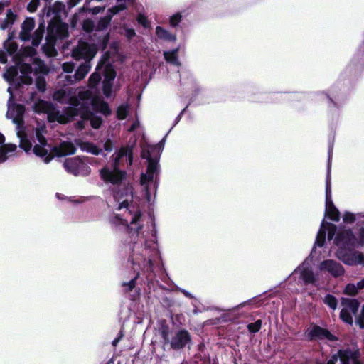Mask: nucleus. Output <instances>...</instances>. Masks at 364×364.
<instances>
[{"mask_svg":"<svg viewBox=\"0 0 364 364\" xmlns=\"http://www.w3.org/2000/svg\"><path fill=\"white\" fill-rule=\"evenodd\" d=\"M334 244L338 247L336 256L345 264L364 266V255L355 250L357 238L351 229L341 228L337 232Z\"/></svg>","mask_w":364,"mask_h":364,"instance_id":"obj_1","label":"nucleus"},{"mask_svg":"<svg viewBox=\"0 0 364 364\" xmlns=\"http://www.w3.org/2000/svg\"><path fill=\"white\" fill-rule=\"evenodd\" d=\"M325 214L333 221L338 222L341 218V213L335 206L331 196V188L330 181V173L327 174L326 180V210Z\"/></svg>","mask_w":364,"mask_h":364,"instance_id":"obj_2","label":"nucleus"},{"mask_svg":"<svg viewBox=\"0 0 364 364\" xmlns=\"http://www.w3.org/2000/svg\"><path fill=\"white\" fill-rule=\"evenodd\" d=\"M97 50L95 45L82 42L72 50V57L77 60H85V62L90 63L96 55Z\"/></svg>","mask_w":364,"mask_h":364,"instance_id":"obj_3","label":"nucleus"},{"mask_svg":"<svg viewBox=\"0 0 364 364\" xmlns=\"http://www.w3.org/2000/svg\"><path fill=\"white\" fill-rule=\"evenodd\" d=\"M306 337L309 341L323 339L329 341H338V337L332 334L327 328L314 323L311 324V328L308 329Z\"/></svg>","mask_w":364,"mask_h":364,"instance_id":"obj_4","label":"nucleus"},{"mask_svg":"<svg viewBox=\"0 0 364 364\" xmlns=\"http://www.w3.org/2000/svg\"><path fill=\"white\" fill-rule=\"evenodd\" d=\"M47 31L51 32L60 39L68 36V25L62 21L61 17H53L48 22Z\"/></svg>","mask_w":364,"mask_h":364,"instance_id":"obj_5","label":"nucleus"},{"mask_svg":"<svg viewBox=\"0 0 364 364\" xmlns=\"http://www.w3.org/2000/svg\"><path fill=\"white\" fill-rule=\"evenodd\" d=\"M101 178L106 183L119 185L126 178L127 172L122 170H109L105 167L100 171Z\"/></svg>","mask_w":364,"mask_h":364,"instance_id":"obj_6","label":"nucleus"},{"mask_svg":"<svg viewBox=\"0 0 364 364\" xmlns=\"http://www.w3.org/2000/svg\"><path fill=\"white\" fill-rule=\"evenodd\" d=\"M63 166L68 173L75 176H78L81 171H87L90 169V167L84 163L80 156L66 159Z\"/></svg>","mask_w":364,"mask_h":364,"instance_id":"obj_7","label":"nucleus"},{"mask_svg":"<svg viewBox=\"0 0 364 364\" xmlns=\"http://www.w3.org/2000/svg\"><path fill=\"white\" fill-rule=\"evenodd\" d=\"M191 343V336L186 329L177 331L171 337L170 341L171 348L175 350H178L185 348Z\"/></svg>","mask_w":364,"mask_h":364,"instance_id":"obj_8","label":"nucleus"},{"mask_svg":"<svg viewBox=\"0 0 364 364\" xmlns=\"http://www.w3.org/2000/svg\"><path fill=\"white\" fill-rule=\"evenodd\" d=\"M321 269L326 270L336 278L343 276L345 273L343 267L340 263L333 259H326L323 261L321 263Z\"/></svg>","mask_w":364,"mask_h":364,"instance_id":"obj_9","label":"nucleus"},{"mask_svg":"<svg viewBox=\"0 0 364 364\" xmlns=\"http://www.w3.org/2000/svg\"><path fill=\"white\" fill-rule=\"evenodd\" d=\"M128 260L132 263L134 268L135 266H139L140 268L143 266L144 268H146L148 273L154 272V262L151 259H146L143 256L139 255L138 257V255L134 253L129 257Z\"/></svg>","mask_w":364,"mask_h":364,"instance_id":"obj_10","label":"nucleus"},{"mask_svg":"<svg viewBox=\"0 0 364 364\" xmlns=\"http://www.w3.org/2000/svg\"><path fill=\"white\" fill-rule=\"evenodd\" d=\"M33 111L37 114L47 113L50 110H55V107L54 105L49 102L42 99H38L33 106Z\"/></svg>","mask_w":364,"mask_h":364,"instance_id":"obj_11","label":"nucleus"},{"mask_svg":"<svg viewBox=\"0 0 364 364\" xmlns=\"http://www.w3.org/2000/svg\"><path fill=\"white\" fill-rule=\"evenodd\" d=\"M75 144L83 151H87L96 156L99 155L101 152V149L92 142L83 141L80 139H75Z\"/></svg>","mask_w":364,"mask_h":364,"instance_id":"obj_12","label":"nucleus"},{"mask_svg":"<svg viewBox=\"0 0 364 364\" xmlns=\"http://www.w3.org/2000/svg\"><path fill=\"white\" fill-rule=\"evenodd\" d=\"M65 9V4L62 1H57L53 6L48 7L46 15L50 16L51 14H53V17H61V14Z\"/></svg>","mask_w":364,"mask_h":364,"instance_id":"obj_13","label":"nucleus"},{"mask_svg":"<svg viewBox=\"0 0 364 364\" xmlns=\"http://www.w3.org/2000/svg\"><path fill=\"white\" fill-rule=\"evenodd\" d=\"M339 355H343L344 358L347 360L348 363H350V360L353 361L360 360V353L359 349L352 350L350 348L340 349Z\"/></svg>","mask_w":364,"mask_h":364,"instance_id":"obj_14","label":"nucleus"},{"mask_svg":"<svg viewBox=\"0 0 364 364\" xmlns=\"http://www.w3.org/2000/svg\"><path fill=\"white\" fill-rule=\"evenodd\" d=\"M179 48H176L169 51L164 52V57L166 61L174 65H180L181 63L178 60Z\"/></svg>","mask_w":364,"mask_h":364,"instance_id":"obj_15","label":"nucleus"},{"mask_svg":"<svg viewBox=\"0 0 364 364\" xmlns=\"http://www.w3.org/2000/svg\"><path fill=\"white\" fill-rule=\"evenodd\" d=\"M17 18V15L14 14L11 9L7 10L6 18L0 23V28L1 30H6L9 27H11Z\"/></svg>","mask_w":364,"mask_h":364,"instance_id":"obj_16","label":"nucleus"},{"mask_svg":"<svg viewBox=\"0 0 364 364\" xmlns=\"http://www.w3.org/2000/svg\"><path fill=\"white\" fill-rule=\"evenodd\" d=\"M91 66L90 63L85 62L82 63L76 70L75 73V79L77 81H80L85 78L86 75L90 70Z\"/></svg>","mask_w":364,"mask_h":364,"instance_id":"obj_17","label":"nucleus"},{"mask_svg":"<svg viewBox=\"0 0 364 364\" xmlns=\"http://www.w3.org/2000/svg\"><path fill=\"white\" fill-rule=\"evenodd\" d=\"M156 34L160 39H163L168 41H175L176 40V36L171 33L167 30L164 29L161 26H156Z\"/></svg>","mask_w":364,"mask_h":364,"instance_id":"obj_18","label":"nucleus"},{"mask_svg":"<svg viewBox=\"0 0 364 364\" xmlns=\"http://www.w3.org/2000/svg\"><path fill=\"white\" fill-rule=\"evenodd\" d=\"M341 304L348 306L354 315L358 313L360 306V302L355 299L342 298Z\"/></svg>","mask_w":364,"mask_h":364,"instance_id":"obj_19","label":"nucleus"},{"mask_svg":"<svg viewBox=\"0 0 364 364\" xmlns=\"http://www.w3.org/2000/svg\"><path fill=\"white\" fill-rule=\"evenodd\" d=\"M45 31V26L43 23L39 25L38 28L35 31L32 37L31 43L33 46L37 47L41 43Z\"/></svg>","mask_w":364,"mask_h":364,"instance_id":"obj_20","label":"nucleus"},{"mask_svg":"<svg viewBox=\"0 0 364 364\" xmlns=\"http://www.w3.org/2000/svg\"><path fill=\"white\" fill-rule=\"evenodd\" d=\"M301 279L305 284H314L316 281L314 272L310 269H304L301 272Z\"/></svg>","mask_w":364,"mask_h":364,"instance_id":"obj_21","label":"nucleus"},{"mask_svg":"<svg viewBox=\"0 0 364 364\" xmlns=\"http://www.w3.org/2000/svg\"><path fill=\"white\" fill-rule=\"evenodd\" d=\"M54 156H65V154L63 153L60 144L58 146H55L51 149V153L48 154V155L46 158H44V162L48 164L50 161H51Z\"/></svg>","mask_w":364,"mask_h":364,"instance_id":"obj_22","label":"nucleus"},{"mask_svg":"<svg viewBox=\"0 0 364 364\" xmlns=\"http://www.w3.org/2000/svg\"><path fill=\"white\" fill-rule=\"evenodd\" d=\"M148 157H149V160H147L148 166H147L146 173L149 175L152 176V177L154 178V174L157 171L159 159L156 157L153 158L152 156H148Z\"/></svg>","mask_w":364,"mask_h":364,"instance_id":"obj_23","label":"nucleus"},{"mask_svg":"<svg viewBox=\"0 0 364 364\" xmlns=\"http://www.w3.org/2000/svg\"><path fill=\"white\" fill-rule=\"evenodd\" d=\"M112 21V16H107L101 18L95 26V31H102L107 28Z\"/></svg>","mask_w":364,"mask_h":364,"instance_id":"obj_24","label":"nucleus"},{"mask_svg":"<svg viewBox=\"0 0 364 364\" xmlns=\"http://www.w3.org/2000/svg\"><path fill=\"white\" fill-rule=\"evenodd\" d=\"M46 129L45 126L36 127L35 129L36 137L39 144L43 146H48L50 147V145L48 144L47 139L43 134V132Z\"/></svg>","mask_w":364,"mask_h":364,"instance_id":"obj_25","label":"nucleus"},{"mask_svg":"<svg viewBox=\"0 0 364 364\" xmlns=\"http://www.w3.org/2000/svg\"><path fill=\"white\" fill-rule=\"evenodd\" d=\"M103 75L104 79L102 81L113 82L116 77L117 73L112 65H107L105 68Z\"/></svg>","mask_w":364,"mask_h":364,"instance_id":"obj_26","label":"nucleus"},{"mask_svg":"<svg viewBox=\"0 0 364 364\" xmlns=\"http://www.w3.org/2000/svg\"><path fill=\"white\" fill-rule=\"evenodd\" d=\"M18 74L17 68L15 66H10L6 69L4 77L9 83H11L14 81Z\"/></svg>","mask_w":364,"mask_h":364,"instance_id":"obj_27","label":"nucleus"},{"mask_svg":"<svg viewBox=\"0 0 364 364\" xmlns=\"http://www.w3.org/2000/svg\"><path fill=\"white\" fill-rule=\"evenodd\" d=\"M60 144L62 147L63 153L65 154V156L74 154L75 153L76 147L72 142L63 141Z\"/></svg>","mask_w":364,"mask_h":364,"instance_id":"obj_28","label":"nucleus"},{"mask_svg":"<svg viewBox=\"0 0 364 364\" xmlns=\"http://www.w3.org/2000/svg\"><path fill=\"white\" fill-rule=\"evenodd\" d=\"M326 364H350L348 363L343 355H339V350L337 353L333 354L331 356Z\"/></svg>","mask_w":364,"mask_h":364,"instance_id":"obj_29","label":"nucleus"},{"mask_svg":"<svg viewBox=\"0 0 364 364\" xmlns=\"http://www.w3.org/2000/svg\"><path fill=\"white\" fill-rule=\"evenodd\" d=\"M324 225V223H322V226ZM326 228H323L321 227L317 234L316 239V245L320 247H322L324 246L326 242Z\"/></svg>","mask_w":364,"mask_h":364,"instance_id":"obj_30","label":"nucleus"},{"mask_svg":"<svg viewBox=\"0 0 364 364\" xmlns=\"http://www.w3.org/2000/svg\"><path fill=\"white\" fill-rule=\"evenodd\" d=\"M63 112L65 114L67 117L70 119V121L72 122L75 117L80 115V109L73 107H66L64 108Z\"/></svg>","mask_w":364,"mask_h":364,"instance_id":"obj_31","label":"nucleus"},{"mask_svg":"<svg viewBox=\"0 0 364 364\" xmlns=\"http://www.w3.org/2000/svg\"><path fill=\"white\" fill-rule=\"evenodd\" d=\"M19 146L26 152H28L29 151H31L32 148V144L28 139L27 135L26 134H23L21 136H20Z\"/></svg>","mask_w":364,"mask_h":364,"instance_id":"obj_32","label":"nucleus"},{"mask_svg":"<svg viewBox=\"0 0 364 364\" xmlns=\"http://www.w3.org/2000/svg\"><path fill=\"white\" fill-rule=\"evenodd\" d=\"M4 48L6 50V53L11 55L17 52L18 45L14 41L8 42L5 41L4 42Z\"/></svg>","mask_w":364,"mask_h":364,"instance_id":"obj_33","label":"nucleus"},{"mask_svg":"<svg viewBox=\"0 0 364 364\" xmlns=\"http://www.w3.org/2000/svg\"><path fill=\"white\" fill-rule=\"evenodd\" d=\"M323 302L325 304L328 306L333 310H335L337 308L338 300L332 294H326L323 299Z\"/></svg>","mask_w":364,"mask_h":364,"instance_id":"obj_34","label":"nucleus"},{"mask_svg":"<svg viewBox=\"0 0 364 364\" xmlns=\"http://www.w3.org/2000/svg\"><path fill=\"white\" fill-rule=\"evenodd\" d=\"M80 109V115L83 120H90L92 117L95 114L90 109L89 107L85 105L84 104L81 105Z\"/></svg>","mask_w":364,"mask_h":364,"instance_id":"obj_35","label":"nucleus"},{"mask_svg":"<svg viewBox=\"0 0 364 364\" xmlns=\"http://www.w3.org/2000/svg\"><path fill=\"white\" fill-rule=\"evenodd\" d=\"M47 146L36 144L33 148V151L37 156L46 157L48 155V151L46 149Z\"/></svg>","mask_w":364,"mask_h":364,"instance_id":"obj_36","label":"nucleus"},{"mask_svg":"<svg viewBox=\"0 0 364 364\" xmlns=\"http://www.w3.org/2000/svg\"><path fill=\"white\" fill-rule=\"evenodd\" d=\"M340 318L344 323L349 325H353V317L349 311L346 308L341 309L340 312Z\"/></svg>","mask_w":364,"mask_h":364,"instance_id":"obj_37","label":"nucleus"},{"mask_svg":"<svg viewBox=\"0 0 364 364\" xmlns=\"http://www.w3.org/2000/svg\"><path fill=\"white\" fill-rule=\"evenodd\" d=\"M128 105H121L117 109V118L119 120L125 119L128 115Z\"/></svg>","mask_w":364,"mask_h":364,"instance_id":"obj_38","label":"nucleus"},{"mask_svg":"<svg viewBox=\"0 0 364 364\" xmlns=\"http://www.w3.org/2000/svg\"><path fill=\"white\" fill-rule=\"evenodd\" d=\"M82 28L85 32L87 33H92L94 30H95V25L94 21H92L90 18L85 19L82 21Z\"/></svg>","mask_w":364,"mask_h":364,"instance_id":"obj_39","label":"nucleus"},{"mask_svg":"<svg viewBox=\"0 0 364 364\" xmlns=\"http://www.w3.org/2000/svg\"><path fill=\"white\" fill-rule=\"evenodd\" d=\"M262 325V321L261 319L257 320L254 323H250L247 325L248 331L251 333H256L259 331Z\"/></svg>","mask_w":364,"mask_h":364,"instance_id":"obj_40","label":"nucleus"},{"mask_svg":"<svg viewBox=\"0 0 364 364\" xmlns=\"http://www.w3.org/2000/svg\"><path fill=\"white\" fill-rule=\"evenodd\" d=\"M101 75L100 73L95 72L91 74L88 79V85L90 88H95L100 82Z\"/></svg>","mask_w":364,"mask_h":364,"instance_id":"obj_41","label":"nucleus"},{"mask_svg":"<svg viewBox=\"0 0 364 364\" xmlns=\"http://www.w3.org/2000/svg\"><path fill=\"white\" fill-rule=\"evenodd\" d=\"M42 50L48 57H55L58 53L55 46L46 43L43 45Z\"/></svg>","mask_w":364,"mask_h":364,"instance_id":"obj_42","label":"nucleus"},{"mask_svg":"<svg viewBox=\"0 0 364 364\" xmlns=\"http://www.w3.org/2000/svg\"><path fill=\"white\" fill-rule=\"evenodd\" d=\"M97 111L104 114L105 117L109 116L112 113L111 109L107 102L102 101L97 108Z\"/></svg>","mask_w":364,"mask_h":364,"instance_id":"obj_43","label":"nucleus"},{"mask_svg":"<svg viewBox=\"0 0 364 364\" xmlns=\"http://www.w3.org/2000/svg\"><path fill=\"white\" fill-rule=\"evenodd\" d=\"M46 80L43 76H38L36 79V87L41 92H45L46 90Z\"/></svg>","mask_w":364,"mask_h":364,"instance_id":"obj_44","label":"nucleus"},{"mask_svg":"<svg viewBox=\"0 0 364 364\" xmlns=\"http://www.w3.org/2000/svg\"><path fill=\"white\" fill-rule=\"evenodd\" d=\"M113 82L102 81V93L107 97L109 98L112 94Z\"/></svg>","mask_w":364,"mask_h":364,"instance_id":"obj_45","label":"nucleus"},{"mask_svg":"<svg viewBox=\"0 0 364 364\" xmlns=\"http://www.w3.org/2000/svg\"><path fill=\"white\" fill-rule=\"evenodd\" d=\"M35 26V21L33 18H26L21 24V29L31 32Z\"/></svg>","mask_w":364,"mask_h":364,"instance_id":"obj_46","label":"nucleus"},{"mask_svg":"<svg viewBox=\"0 0 364 364\" xmlns=\"http://www.w3.org/2000/svg\"><path fill=\"white\" fill-rule=\"evenodd\" d=\"M127 6L125 4H120L116 6H114L108 9V14L107 16H112V18L114 15L117 14L122 11L126 10Z\"/></svg>","mask_w":364,"mask_h":364,"instance_id":"obj_47","label":"nucleus"},{"mask_svg":"<svg viewBox=\"0 0 364 364\" xmlns=\"http://www.w3.org/2000/svg\"><path fill=\"white\" fill-rule=\"evenodd\" d=\"M325 226V228L328 230V238L329 240H332L334 236H336V231H337V227L335 224H333L331 223H326L323 228Z\"/></svg>","mask_w":364,"mask_h":364,"instance_id":"obj_48","label":"nucleus"},{"mask_svg":"<svg viewBox=\"0 0 364 364\" xmlns=\"http://www.w3.org/2000/svg\"><path fill=\"white\" fill-rule=\"evenodd\" d=\"M66 92L63 89H59L54 92L53 95V99L60 103H63L66 97Z\"/></svg>","mask_w":364,"mask_h":364,"instance_id":"obj_49","label":"nucleus"},{"mask_svg":"<svg viewBox=\"0 0 364 364\" xmlns=\"http://www.w3.org/2000/svg\"><path fill=\"white\" fill-rule=\"evenodd\" d=\"M359 290L358 285H355L353 284H348L343 291V293L346 295L349 296H355L358 294V291Z\"/></svg>","mask_w":364,"mask_h":364,"instance_id":"obj_50","label":"nucleus"},{"mask_svg":"<svg viewBox=\"0 0 364 364\" xmlns=\"http://www.w3.org/2000/svg\"><path fill=\"white\" fill-rule=\"evenodd\" d=\"M139 277V272H138L136 276L132 278L129 282H123L122 286L125 287L126 292L131 291L136 286V280Z\"/></svg>","mask_w":364,"mask_h":364,"instance_id":"obj_51","label":"nucleus"},{"mask_svg":"<svg viewBox=\"0 0 364 364\" xmlns=\"http://www.w3.org/2000/svg\"><path fill=\"white\" fill-rule=\"evenodd\" d=\"M90 125L93 129H99L102 124V119L101 117L94 114L90 119Z\"/></svg>","mask_w":364,"mask_h":364,"instance_id":"obj_52","label":"nucleus"},{"mask_svg":"<svg viewBox=\"0 0 364 364\" xmlns=\"http://www.w3.org/2000/svg\"><path fill=\"white\" fill-rule=\"evenodd\" d=\"M55 115L57 117L56 121L60 124L70 122V119L67 117L64 112L62 114L59 110H55Z\"/></svg>","mask_w":364,"mask_h":364,"instance_id":"obj_53","label":"nucleus"},{"mask_svg":"<svg viewBox=\"0 0 364 364\" xmlns=\"http://www.w3.org/2000/svg\"><path fill=\"white\" fill-rule=\"evenodd\" d=\"M182 16L179 13H176L170 18V25L175 28L176 27L181 21Z\"/></svg>","mask_w":364,"mask_h":364,"instance_id":"obj_54","label":"nucleus"},{"mask_svg":"<svg viewBox=\"0 0 364 364\" xmlns=\"http://www.w3.org/2000/svg\"><path fill=\"white\" fill-rule=\"evenodd\" d=\"M20 82H18L17 87L20 86V84H23L26 85H31L33 83V78L28 75H22L19 77Z\"/></svg>","mask_w":364,"mask_h":364,"instance_id":"obj_55","label":"nucleus"},{"mask_svg":"<svg viewBox=\"0 0 364 364\" xmlns=\"http://www.w3.org/2000/svg\"><path fill=\"white\" fill-rule=\"evenodd\" d=\"M343 220L344 223L351 224L355 221L356 218L353 213L346 211L343 214Z\"/></svg>","mask_w":364,"mask_h":364,"instance_id":"obj_56","label":"nucleus"},{"mask_svg":"<svg viewBox=\"0 0 364 364\" xmlns=\"http://www.w3.org/2000/svg\"><path fill=\"white\" fill-rule=\"evenodd\" d=\"M161 336L165 343H170L171 340L169 338V328L168 326H166L162 327Z\"/></svg>","mask_w":364,"mask_h":364,"instance_id":"obj_57","label":"nucleus"},{"mask_svg":"<svg viewBox=\"0 0 364 364\" xmlns=\"http://www.w3.org/2000/svg\"><path fill=\"white\" fill-rule=\"evenodd\" d=\"M109 38H110V34L108 32L100 41V46L102 50H104L107 48V45L109 43Z\"/></svg>","mask_w":364,"mask_h":364,"instance_id":"obj_58","label":"nucleus"},{"mask_svg":"<svg viewBox=\"0 0 364 364\" xmlns=\"http://www.w3.org/2000/svg\"><path fill=\"white\" fill-rule=\"evenodd\" d=\"M75 68V65L72 62H66L62 65L63 70L66 73H72Z\"/></svg>","mask_w":364,"mask_h":364,"instance_id":"obj_59","label":"nucleus"},{"mask_svg":"<svg viewBox=\"0 0 364 364\" xmlns=\"http://www.w3.org/2000/svg\"><path fill=\"white\" fill-rule=\"evenodd\" d=\"M132 151V149L131 147H121L117 156L122 159L124 156H127Z\"/></svg>","mask_w":364,"mask_h":364,"instance_id":"obj_60","label":"nucleus"},{"mask_svg":"<svg viewBox=\"0 0 364 364\" xmlns=\"http://www.w3.org/2000/svg\"><path fill=\"white\" fill-rule=\"evenodd\" d=\"M68 104L70 105V107L78 108L80 105V100L78 96H72L68 100Z\"/></svg>","mask_w":364,"mask_h":364,"instance_id":"obj_61","label":"nucleus"},{"mask_svg":"<svg viewBox=\"0 0 364 364\" xmlns=\"http://www.w3.org/2000/svg\"><path fill=\"white\" fill-rule=\"evenodd\" d=\"M196 358L198 360H195L193 363H190L189 364H210V359L209 357L202 358L201 355H196Z\"/></svg>","mask_w":364,"mask_h":364,"instance_id":"obj_62","label":"nucleus"},{"mask_svg":"<svg viewBox=\"0 0 364 364\" xmlns=\"http://www.w3.org/2000/svg\"><path fill=\"white\" fill-rule=\"evenodd\" d=\"M355 58L357 60H364V40L357 50Z\"/></svg>","mask_w":364,"mask_h":364,"instance_id":"obj_63","label":"nucleus"},{"mask_svg":"<svg viewBox=\"0 0 364 364\" xmlns=\"http://www.w3.org/2000/svg\"><path fill=\"white\" fill-rule=\"evenodd\" d=\"M57 38H58L56 37L55 35H53V33L48 31L46 38V43L55 46Z\"/></svg>","mask_w":364,"mask_h":364,"instance_id":"obj_64","label":"nucleus"}]
</instances>
